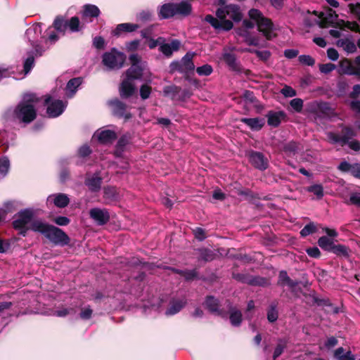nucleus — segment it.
<instances>
[{
    "label": "nucleus",
    "instance_id": "1",
    "mask_svg": "<svg viewBox=\"0 0 360 360\" xmlns=\"http://www.w3.org/2000/svg\"><path fill=\"white\" fill-rule=\"evenodd\" d=\"M37 102L38 98L35 94H25L15 108L6 111L5 117L8 120L29 124L37 117Z\"/></svg>",
    "mask_w": 360,
    "mask_h": 360
},
{
    "label": "nucleus",
    "instance_id": "2",
    "mask_svg": "<svg viewBox=\"0 0 360 360\" xmlns=\"http://www.w3.org/2000/svg\"><path fill=\"white\" fill-rule=\"evenodd\" d=\"M131 67L126 72V78L122 81L120 87V94L122 98L131 96L134 91V80L142 78L146 63L142 61L141 57L134 53L129 56Z\"/></svg>",
    "mask_w": 360,
    "mask_h": 360
},
{
    "label": "nucleus",
    "instance_id": "3",
    "mask_svg": "<svg viewBox=\"0 0 360 360\" xmlns=\"http://www.w3.org/2000/svg\"><path fill=\"white\" fill-rule=\"evenodd\" d=\"M34 231L42 233L56 245L65 246L69 244V236L60 229L49 225L42 221H34L32 224Z\"/></svg>",
    "mask_w": 360,
    "mask_h": 360
},
{
    "label": "nucleus",
    "instance_id": "4",
    "mask_svg": "<svg viewBox=\"0 0 360 360\" xmlns=\"http://www.w3.org/2000/svg\"><path fill=\"white\" fill-rule=\"evenodd\" d=\"M249 17L254 22L245 20L243 23L246 28H252L255 24H256L258 30L263 34L266 39H271L274 36L273 34V25L271 20L264 18L259 10L255 8L250 10Z\"/></svg>",
    "mask_w": 360,
    "mask_h": 360
},
{
    "label": "nucleus",
    "instance_id": "5",
    "mask_svg": "<svg viewBox=\"0 0 360 360\" xmlns=\"http://www.w3.org/2000/svg\"><path fill=\"white\" fill-rule=\"evenodd\" d=\"M217 17L222 22V30H230L233 27V21L238 22L242 18L240 8L230 4L217 9Z\"/></svg>",
    "mask_w": 360,
    "mask_h": 360
},
{
    "label": "nucleus",
    "instance_id": "6",
    "mask_svg": "<svg viewBox=\"0 0 360 360\" xmlns=\"http://www.w3.org/2000/svg\"><path fill=\"white\" fill-rule=\"evenodd\" d=\"M356 131L350 127H345L342 131V135L333 132L327 133V139L330 143H340L341 146L348 144L349 147L355 151L360 150V143L356 140H352L356 136Z\"/></svg>",
    "mask_w": 360,
    "mask_h": 360
},
{
    "label": "nucleus",
    "instance_id": "7",
    "mask_svg": "<svg viewBox=\"0 0 360 360\" xmlns=\"http://www.w3.org/2000/svg\"><path fill=\"white\" fill-rule=\"evenodd\" d=\"M37 220L34 219V211L31 209H25L19 212L13 222V227L19 230L20 234L25 236L28 229H32V224Z\"/></svg>",
    "mask_w": 360,
    "mask_h": 360
},
{
    "label": "nucleus",
    "instance_id": "8",
    "mask_svg": "<svg viewBox=\"0 0 360 360\" xmlns=\"http://www.w3.org/2000/svg\"><path fill=\"white\" fill-rule=\"evenodd\" d=\"M126 60V56L115 49L105 53L102 56L103 64L108 70H118L123 67Z\"/></svg>",
    "mask_w": 360,
    "mask_h": 360
},
{
    "label": "nucleus",
    "instance_id": "9",
    "mask_svg": "<svg viewBox=\"0 0 360 360\" xmlns=\"http://www.w3.org/2000/svg\"><path fill=\"white\" fill-rule=\"evenodd\" d=\"M26 37L32 46L36 55H41L42 51L39 49L38 41L41 37V26L40 23H36L27 29Z\"/></svg>",
    "mask_w": 360,
    "mask_h": 360
},
{
    "label": "nucleus",
    "instance_id": "10",
    "mask_svg": "<svg viewBox=\"0 0 360 360\" xmlns=\"http://www.w3.org/2000/svg\"><path fill=\"white\" fill-rule=\"evenodd\" d=\"M47 105L46 112L49 117H57L60 115L65 110L67 103L60 100H53L50 96H47L45 99Z\"/></svg>",
    "mask_w": 360,
    "mask_h": 360
},
{
    "label": "nucleus",
    "instance_id": "11",
    "mask_svg": "<svg viewBox=\"0 0 360 360\" xmlns=\"http://www.w3.org/2000/svg\"><path fill=\"white\" fill-rule=\"evenodd\" d=\"M318 17L319 19H316L315 21L322 27L333 24L338 20V15L331 8H326L319 13Z\"/></svg>",
    "mask_w": 360,
    "mask_h": 360
},
{
    "label": "nucleus",
    "instance_id": "12",
    "mask_svg": "<svg viewBox=\"0 0 360 360\" xmlns=\"http://www.w3.org/2000/svg\"><path fill=\"white\" fill-rule=\"evenodd\" d=\"M90 217L97 225H104L110 219V214L105 209L92 208L89 211Z\"/></svg>",
    "mask_w": 360,
    "mask_h": 360
},
{
    "label": "nucleus",
    "instance_id": "13",
    "mask_svg": "<svg viewBox=\"0 0 360 360\" xmlns=\"http://www.w3.org/2000/svg\"><path fill=\"white\" fill-rule=\"evenodd\" d=\"M340 69L341 73L354 75L360 79V68L356 67L354 63H352L348 59H344L340 62Z\"/></svg>",
    "mask_w": 360,
    "mask_h": 360
},
{
    "label": "nucleus",
    "instance_id": "14",
    "mask_svg": "<svg viewBox=\"0 0 360 360\" xmlns=\"http://www.w3.org/2000/svg\"><path fill=\"white\" fill-rule=\"evenodd\" d=\"M249 160L255 167L260 170H264L268 167V160L259 152H251Z\"/></svg>",
    "mask_w": 360,
    "mask_h": 360
},
{
    "label": "nucleus",
    "instance_id": "15",
    "mask_svg": "<svg viewBox=\"0 0 360 360\" xmlns=\"http://www.w3.org/2000/svg\"><path fill=\"white\" fill-rule=\"evenodd\" d=\"M115 115L120 117L129 119L131 117L130 113L126 110L127 106L124 103L117 99L112 100L108 102Z\"/></svg>",
    "mask_w": 360,
    "mask_h": 360
},
{
    "label": "nucleus",
    "instance_id": "16",
    "mask_svg": "<svg viewBox=\"0 0 360 360\" xmlns=\"http://www.w3.org/2000/svg\"><path fill=\"white\" fill-rule=\"evenodd\" d=\"M70 202V199L66 194L56 193L48 196L47 203H53L56 207L63 208Z\"/></svg>",
    "mask_w": 360,
    "mask_h": 360
},
{
    "label": "nucleus",
    "instance_id": "17",
    "mask_svg": "<svg viewBox=\"0 0 360 360\" xmlns=\"http://www.w3.org/2000/svg\"><path fill=\"white\" fill-rule=\"evenodd\" d=\"M94 138H96L102 143H109L116 139V134L110 129L98 130L94 133Z\"/></svg>",
    "mask_w": 360,
    "mask_h": 360
},
{
    "label": "nucleus",
    "instance_id": "18",
    "mask_svg": "<svg viewBox=\"0 0 360 360\" xmlns=\"http://www.w3.org/2000/svg\"><path fill=\"white\" fill-rule=\"evenodd\" d=\"M181 43L178 39H173L171 43L161 44L159 50L166 56L169 57L172 55L174 51L179 50Z\"/></svg>",
    "mask_w": 360,
    "mask_h": 360
},
{
    "label": "nucleus",
    "instance_id": "19",
    "mask_svg": "<svg viewBox=\"0 0 360 360\" xmlns=\"http://www.w3.org/2000/svg\"><path fill=\"white\" fill-rule=\"evenodd\" d=\"M186 300L185 298L175 299L171 301L169 308L166 310L167 316H173L181 311L186 305Z\"/></svg>",
    "mask_w": 360,
    "mask_h": 360
},
{
    "label": "nucleus",
    "instance_id": "20",
    "mask_svg": "<svg viewBox=\"0 0 360 360\" xmlns=\"http://www.w3.org/2000/svg\"><path fill=\"white\" fill-rule=\"evenodd\" d=\"M101 177L98 174H94L86 178L85 184L91 191L97 192L101 189Z\"/></svg>",
    "mask_w": 360,
    "mask_h": 360
},
{
    "label": "nucleus",
    "instance_id": "21",
    "mask_svg": "<svg viewBox=\"0 0 360 360\" xmlns=\"http://www.w3.org/2000/svg\"><path fill=\"white\" fill-rule=\"evenodd\" d=\"M82 79L80 77H76L70 79L66 86V95L72 98L76 93L77 88L82 84Z\"/></svg>",
    "mask_w": 360,
    "mask_h": 360
},
{
    "label": "nucleus",
    "instance_id": "22",
    "mask_svg": "<svg viewBox=\"0 0 360 360\" xmlns=\"http://www.w3.org/2000/svg\"><path fill=\"white\" fill-rule=\"evenodd\" d=\"M241 122L247 124L252 130L258 131L264 125V119L255 118H242Z\"/></svg>",
    "mask_w": 360,
    "mask_h": 360
},
{
    "label": "nucleus",
    "instance_id": "23",
    "mask_svg": "<svg viewBox=\"0 0 360 360\" xmlns=\"http://www.w3.org/2000/svg\"><path fill=\"white\" fill-rule=\"evenodd\" d=\"M176 15L174 4H165L160 6L159 15L160 18L166 19Z\"/></svg>",
    "mask_w": 360,
    "mask_h": 360
},
{
    "label": "nucleus",
    "instance_id": "24",
    "mask_svg": "<svg viewBox=\"0 0 360 360\" xmlns=\"http://www.w3.org/2000/svg\"><path fill=\"white\" fill-rule=\"evenodd\" d=\"M193 54L191 53H187L181 60V67L182 72H188L191 70H193L195 68V65L193 63Z\"/></svg>",
    "mask_w": 360,
    "mask_h": 360
},
{
    "label": "nucleus",
    "instance_id": "25",
    "mask_svg": "<svg viewBox=\"0 0 360 360\" xmlns=\"http://www.w3.org/2000/svg\"><path fill=\"white\" fill-rule=\"evenodd\" d=\"M100 15L99 8L93 4H85L83 6L82 17L83 18H96Z\"/></svg>",
    "mask_w": 360,
    "mask_h": 360
},
{
    "label": "nucleus",
    "instance_id": "26",
    "mask_svg": "<svg viewBox=\"0 0 360 360\" xmlns=\"http://www.w3.org/2000/svg\"><path fill=\"white\" fill-rule=\"evenodd\" d=\"M285 113L283 111L270 112L268 114V124L272 127H278L282 119L285 117Z\"/></svg>",
    "mask_w": 360,
    "mask_h": 360
},
{
    "label": "nucleus",
    "instance_id": "27",
    "mask_svg": "<svg viewBox=\"0 0 360 360\" xmlns=\"http://www.w3.org/2000/svg\"><path fill=\"white\" fill-rule=\"evenodd\" d=\"M139 26L134 23H122L119 24L113 33L115 35H120L122 32H131L136 30Z\"/></svg>",
    "mask_w": 360,
    "mask_h": 360
},
{
    "label": "nucleus",
    "instance_id": "28",
    "mask_svg": "<svg viewBox=\"0 0 360 360\" xmlns=\"http://www.w3.org/2000/svg\"><path fill=\"white\" fill-rule=\"evenodd\" d=\"M175 13L182 15H188L191 12V5L186 1H182L179 4H174Z\"/></svg>",
    "mask_w": 360,
    "mask_h": 360
},
{
    "label": "nucleus",
    "instance_id": "29",
    "mask_svg": "<svg viewBox=\"0 0 360 360\" xmlns=\"http://www.w3.org/2000/svg\"><path fill=\"white\" fill-rule=\"evenodd\" d=\"M53 27L58 32L64 34L68 30V20L62 16H57L54 20Z\"/></svg>",
    "mask_w": 360,
    "mask_h": 360
},
{
    "label": "nucleus",
    "instance_id": "30",
    "mask_svg": "<svg viewBox=\"0 0 360 360\" xmlns=\"http://www.w3.org/2000/svg\"><path fill=\"white\" fill-rule=\"evenodd\" d=\"M205 306L212 313H215L217 314H220V311L219 310V302L218 300H216L214 297L209 296L207 297L205 300Z\"/></svg>",
    "mask_w": 360,
    "mask_h": 360
},
{
    "label": "nucleus",
    "instance_id": "31",
    "mask_svg": "<svg viewBox=\"0 0 360 360\" xmlns=\"http://www.w3.org/2000/svg\"><path fill=\"white\" fill-rule=\"evenodd\" d=\"M337 45L342 47L348 53H353L356 50L355 44L348 39H340L337 41Z\"/></svg>",
    "mask_w": 360,
    "mask_h": 360
},
{
    "label": "nucleus",
    "instance_id": "32",
    "mask_svg": "<svg viewBox=\"0 0 360 360\" xmlns=\"http://www.w3.org/2000/svg\"><path fill=\"white\" fill-rule=\"evenodd\" d=\"M230 321L233 326H240L242 321V314L236 308H230Z\"/></svg>",
    "mask_w": 360,
    "mask_h": 360
},
{
    "label": "nucleus",
    "instance_id": "33",
    "mask_svg": "<svg viewBox=\"0 0 360 360\" xmlns=\"http://www.w3.org/2000/svg\"><path fill=\"white\" fill-rule=\"evenodd\" d=\"M335 357L338 360H354V356L351 352L344 353V349L342 347H339L335 350Z\"/></svg>",
    "mask_w": 360,
    "mask_h": 360
},
{
    "label": "nucleus",
    "instance_id": "34",
    "mask_svg": "<svg viewBox=\"0 0 360 360\" xmlns=\"http://www.w3.org/2000/svg\"><path fill=\"white\" fill-rule=\"evenodd\" d=\"M68 29L72 32H77L81 30L82 26L80 25L79 19L75 16L68 20Z\"/></svg>",
    "mask_w": 360,
    "mask_h": 360
},
{
    "label": "nucleus",
    "instance_id": "35",
    "mask_svg": "<svg viewBox=\"0 0 360 360\" xmlns=\"http://www.w3.org/2000/svg\"><path fill=\"white\" fill-rule=\"evenodd\" d=\"M288 344V341L285 339H279L278 344L274 349L273 359H276L284 351Z\"/></svg>",
    "mask_w": 360,
    "mask_h": 360
},
{
    "label": "nucleus",
    "instance_id": "36",
    "mask_svg": "<svg viewBox=\"0 0 360 360\" xmlns=\"http://www.w3.org/2000/svg\"><path fill=\"white\" fill-rule=\"evenodd\" d=\"M331 251L338 256L349 257V249L342 245H334Z\"/></svg>",
    "mask_w": 360,
    "mask_h": 360
},
{
    "label": "nucleus",
    "instance_id": "37",
    "mask_svg": "<svg viewBox=\"0 0 360 360\" xmlns=\"http://www.w3.org/2000/svg\"><path fill=\"white\" fill-rule=\"evenodd\" d=\"M300 145L294 141H290L283 146V150L289 155H294L300 150Z\"/></svg>",
    "mask_w": 360,
    "mask_h": 360
},
{
    "label": "nucleus",
    "instance_id": "38",
    "mask_svg": "<svg viewBox=\"0 0 360 360\" xmlns=\"http://www.w3.org/2000/svg\"><path fill=\"white\" fill-rule=\"evenodd\" d=\"M318 244L322 249L330 251L334 245L333 241L326 236L321 237L318 240Z\"/></svg>",
    "mask_w": 360,
    "mask_h": 360
},
{
    "label": "nucleus",
    "instance_id": "39",
    "mask_svg": "<svg viewBox=\"0 0 360 360\" xmlns=\"http://www.w3.org/2000/svg\"><path fill=\"white\" fill-rule=\"evenodd\" d=\"M308 192L313 193L318 199L323 196V188L321 184H314L309 186L306 189Z\"/></svg>",
    "mask_w": 360,
    "mask_h": 360
},
{
    "label": "nucleus",
    "instance_id": "40",
    "mask_svg": "<svg viewBox=\"0 0 360 360\" xmlns=\"http://www.w3.org/2000/svg\"><path fill=\"white\" fill-rule=\"evenodd\" d=\"M10 168V161L7 157L0 158V176H4Z\"/></svg>",
    "mask_w": 360,
    "mask_h": 360
},
{
    "label": "nucleus",
    "instance_id": "41",
    "mask_svg": "<svg viewBox=\"0 0 360 360\" xmlns=\"http://www.w3.org/2000/svg\"><path fill=\"white\" fill-rule=\"evenodd\" d=\"M278 317V313L276 309V306L271 305L269 307L267 311V319L269 322H275Z\"/></svg>",
    "mask_w": 360,
    "mask_h": 360
},
{
    "label": "nucleus",
    "instance_id": "42",
    "mask_svg": "<svg viewBox=\"0 0 360 360\" xmlns=\"http://www.w3.org/2000/svg\"><path fill=\"white\" fill-rule=\"evenodd\" d=\"M223 60L225 63L231 68H235L236 64V56L231 52H225L223 54Z\"/></svg>",
    "mask_w": 360,
    "mask_h": 360
},
{
    "label": "nucleus",
    "instance_id": "43",
    "mask_svg": "<svg viewBox=\"0 0 360 360\" xmlns=\"http://www.w3.org/2000/svg\"><path fill=\"white\" fill-rule=\"evenodd\" d=\"M34 58L33 54L29 55L28 57L25 59L23 65V70L25 75L30 72L34 66Z\"/></svg>",
    "mask_w": 360,
    "mask_h": 360
},
{
    "label": "nucleus",
    "instance_id": "44",
    "mask_svg": "<svg viewBox=\"0 0 360 360\" xmlns=\"http://www.w3.org/2000/svg\"><path fill=\"white\" fill-rule=\"evenodd\" d=\"M205 21L209 22L212 26H213L216 29H222V22L219 20V19L215 18L211 15H207L205 18Z\"/></svg>",
    "mask_w": 360,
    "mask_h": 360
},
{
    "label": "nucleus",
    "instance_id": "45",
    "mask_svg": "<svg viewBox=\"0 0 360 360\" xmlns=\"http://www.w3.org/2000/svg\"><path fill=\"white\" fill-rule=\"evenodd\" d=\"M212 67L208 64L198 67L196 69L197 73L200 76H208L212 74Z\"/></svg>",
    "mask_w": 360,
    "mask_h": 360
},
{
    "label": "nucleus",
    "instance_id": "46",
    "mask_svg": "<svg viewBox=\"0 0 360 360\" xmlns=\"http://www.w3.org/2000/svg\"><path fill=\"white\" fill-rule=\"evenodd\" d=\"M291 108L297 112H300L303 108V101L301 98H296L290 101Z\"/></svg>",
    "mask_w": 360,
    "mask_h": 360
},
{
    "label": "nucleus",
    "instance_id": "47",
    "mask_svg": "<svg viewBox=\"0 0 360 360\" xmlns=\"http://www.w3.org/2000/svg\"><path fill=\"white\" fill-rule=\"evenodd\" d=\"M285 97H294L296 96V91L291 86L285 85L280 91Z\"/></svg>",
    "mask_w": 360,
    "mask_h": 360
},
{
    "label": "nucleus",
    "instance_id": "48",
    "mask_svg": "<svg viewBox=\"0 0 360 360\" xmlns=\"http://www.w3.org/2000/svg\"><path fill=\"white\" fill-rule=\"evenodd\" d=\"M316 231V227L313 223L306 225L300 231L302 236L305 237L314 233Z\"/></svg>",
    "mask_w": 360,
    "mask_h": 360
},
{
    "label": "nucleus",
    "instance_id": "49",
    "mask_svg": "<svg viewBox=\"0 0 360 360\" xmlns=\"http://www.w3.org/2000/svg\"><path fill=\"white\" fill-rule=\"evenodd\" d=\"M299 61L309 66H312L315 63L314 59L309 55H301L299 56Z\"/></svg>",
    "mask_w": 360,
    "mask_h": 360
},
{
    "label": "nucleus",
    "instance_id": "50",
    "mask_svg": "<svg viewBox=\"0 0 360 360\" xmlns=\"http://www.w3.org/2000/svg\"><path fill=\"white\" fill-rule=\"evenodd\" d=\"M335 65L333 63L320 64L319 70L323 74H328L335 69Z\"/></svg>",
    "mask_w": 360,
    "mask_h": 360
},
{
    "label": "nucleus",
    "instance_id": "51",
    "mask_svg": "<svg viewBox=\"0 0 360 360\" xmlns=\"http://www.w3.org/2000/svg\"><path fill=\"white\" fill-rule=\"evenodd\" d=\"M12 306L11 302H4L0 303V317L4 318L8 314L7 311Z\"/></svg>",
    "mask_w": 360,
    "mask_h": 360
},
{
    "label": "nucleus",
    "instance_id": "52",
    "mask_svg": "<svg viewBox=\"0 0 360 360\" xmlns=\"http://www.w3.org/2000/svg\"><path fill=\"white\" fill-rule=\"evenodd\" d=\"M348 8L350 13L357 17L359 20H360V4H349L348 5Z\"/></svg>",
    "mask_w": 360,
    "mask_h": 360
},
{
    "label": "nucleus",
    "instance_id": "53",
    "mask_svg": "<svg viewBox=\"0 0 360 360\" xmlns=\"http://www.w3.org/2000/svg\"><path fill=\"white\" fill-rule=\"evenodd\" d=\"M151 93V88L148 85H142L140 89V96L142 99L145 100L149 98Z\"/></svg>",
    "mask_w": 360,
    "mask_h": 360
},
{
    "label": "nucleus",
    "instance_id": "54",
    "mask_svg": "<svg viewBox=\"0 0 360 360\" xmlns=\"http://www.w3.org/2000/svg\"><path fill=\"white\" fill-rule=\"evenodd\" d=\"M200 257L205 261H210L213 259L214 254L210 250L202 249L200 250Z\"/></svg>",
    "mask_w": 360,
    "mask_h": 360
},
{
    "label": "nucleus",
    "instance_id": "55",
    "mask_svg": "<svg viewBox=\"0 0 360 360\" xmlns=\"http://www.w3.org/2000/svg\"><path fill=\"white\" fill-rule=\"evenodd\" d=\"M139 40H133L126 44V49L127 51H134L139 49Z\"/></svg>",
    "mask_w": 360,
    "mask_h": 360
},
{
    "label": "nucleus",
    "instance_id": "56",
    "mask_svg": "<svg viewBox=\"0 0 360 360\" xmlns=\"http://www.w3.org/2000/svg\"><path fill=\"white\" fill-rule=\"evenodd\" d=\"M75 310L73 308H63L62 309L57 310L54 312V314L59 317H64L70 314L75 313Z\"/></svg>",
    "mask_w": 360,
    "mask_h": 360
},
{
    "label": "nucleus",
    "instance_id": "57",
    "mask_svg": "<svg viewBox=\"0 0 360 360\" xmlns=\"http://www.w3.org/2000/svg\"><path fill=\"white\" fill-rule=\"evenodd\" d=\"M127 140L125 138H121L117 144V148L115 150V153L117 155H121V152L123 150V148L127 145Z\"/></svg>",
    "mask_w": 360,
    "mask_h": 360
},
{
    "label": "nucleus",
    "instance_id": "58",
    "mask_svg": "<svg viewBox=\"0 0 360 360\" xmlns=\"http://www.w3.org/2000/svg\"><path fill=\"white\" fill-rule=\"evenodd\" d=\"M352 167L353 164H349V162L344 161L339 165L338 169L342 172H349L351 174Z\"/></svg>",
    "mask_w": 360,
    "mask_h": 360
},
{
    "label": "nucleus",
    "instance_id": "59",
    "mask_svg": "<svg viewBox=\"0 0 360 360\" xmlns=\"http://www.w3.org/2000/svg\"><path fill=\"white\" fill-rule=\"evenodd\" d=\"M53 221L58 226H67L70 223V219L66 217H57L53 219Z\"/></svg>",
    "mask_w": 360,
    "mask_h": 360
},
{
    "label": "nucleus",
    "instance_id": "60",
    "mask_svg": "<svg viewBox=\"0 0 360 360\" xmlns=\"http://www.w3.org/2000/svg\"><path fill=\"white\" fill-rule=\"evenodd\" d=\"M92 313L93 311L90 307L84 308L80 313V317L84 320H88L91 317Z\"/></svg>",
    "mask_w": 360,
    "mask_h": 360
},
{
    "label": "nucleus",
    "instance_id": "61",
    "mask_svg": "<svg viewBox=\"0 0 360 360\" xmlns=\"http://www.w3.org/2000/svg\"><path fill=\"white\" fill-rule=\"evenodd\" d=\"M327 56L330 60L335 61L338 59L339 54L335 49L330 48L327 50Z\"/></svg>",
    "mask_w": 360,
    "mask_h": 360
},
{
    "label": "nucleus",
    "instance_id": "62",
    "mask_svg": "<svg viewBox=\"0 0 360 360\" xmlns=\"http://www.w3.org/2000/svg\"><path fill=\"white\" fill-rule=\"evenodd\" d=\"M195 237L199 240H202L206 238L205 230L201 228H196L193 230Z\"/></svg>",
    "mask_w": 360,
    "mask_h": 360
},
{
    "label": "nucleus",
    "instance_id": "63",
    "mask_svg": "<svg viewBox=\"0 0 360 360\" xmlns=\"http://www.w3.org/2000/svg\"><path fill=\"white\" fill-rule=\"evenodd\" d=\"M350 108L354 112L360 115V101L354 100L351 101Z\"/></svg>",
    "mask_w": 360,
    "mask_h": 360
},
{
    "label": "nucleus",
    "instance_id": "64",
    "mask_svg": "<svg viewBox=\"0 0 360 360\" xmlns=\"http://www.w3.org/2000/svg\"><path fill=\"white\" fill-rule=\"evenodd\" d=\"M352 168L351 174L356 178L360 179V163L353 164V167Z\"/></svg>",
    "mask_w": 360,
    "mask_h": 360
}]
</instances>
